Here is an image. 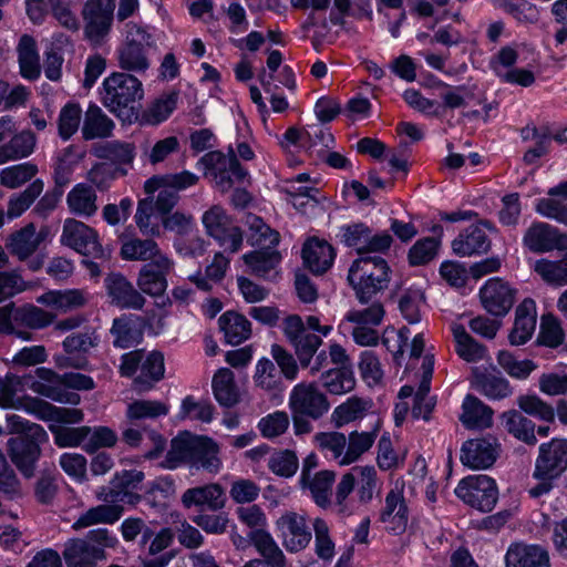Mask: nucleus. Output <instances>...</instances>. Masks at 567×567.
Segmentation results:
<instances>
[{"label": "nucleus", "instance_id": "f257e3e1", "mask_svg": "<svg viewBox=\"0 0 567 567\" xmlns=\"http://www.w3.org/2000/svg\"><path fill=\"white\" fill-rule=\"evenodd\" d=\"M218 452V446L212 439L183 432L172 440L161 465L166 470H175L183 464H189L209 473H217L221 465Z\"/></svg>", "mask_w": 567, "mask_h": 567}, {"label": "nucleus", "instance_id": "f03ea898", "mask_svg": "<svg viewBox=\"0 0 567 567\" xmlns=\"http://www.w3.org/2000/svg\"><path fill=\"white\" fill-rule=\"evenodd\" d=\"M102 104L123 122L138 118L140 102L144 96L142 82L133 74L113 72L102 82Z\"/></svg>", "mask_w": 567, "mask_h": 567}, {"label": "nucleus", "instance_id": "7ed1b4c3", "mask_svg": "<svg viewBox=\"0 0 567 567\" xmlns=\"http://www.w3.org/2000/svg\"><path fill=\"white\" fill-rule=\"evenodd\" d=\"M566 470L567 440L553 439L540 444L532 475L535 483L529 485L528 495L532 498H539L549 494Z\"/></svg>", "mask_w": 567, "mask_h": 567}, {"label": "nucleus", "instance_id": "20e7f679", "mask_svg": "<svg viewBox=\"0 0 567 567\" xmlns=\"http://www.w3.org/2000/svg\"><path fill=\"white\" fill-rule=\"evenodd\" d=\"M391 275V267L384 258L368 255L353 260L348 271V281L359 302L365 305L389 287Z\"/></svg>", "mask_w": 567, "mask_h": 567}, {"label": "nucleus", "instance_id": "39448f33", "mask_svg": "<svg viewBox=\"0 0 567 567\" xmlns=\"http://www.w3.org/2000/svg\"><path fill=\"white\" fill-rule=\"evenodd\" d=\"M152 28L128 23L125 41L116 49L117 65L130 74L142 75L151 66L147 49L155 47L156 40Z\"/></svg>", "mask_w": 567, "mask_h": 567}, {"label": "nucleus", "instance_id": "423d86ee", "mask_svg": "<svg viewBox=\"0 0 567 567\" xmlns=\"http://www.w3.org/2000/svg\"><path fill=\"white\" fill-rule=\"evenodd\" d=\"M49 441L43 426H33L29 435L10 437L7 442L8 455L19 472L27 478L34 475L41 457V445Z\"/></svg>", "mask_w": 567, "mask_h": 567}, {"label": "nucleus", "instance_id": "0eeeda50", "mask_svg": "<svg viewBox=\"0 0 567 567\" xmlns=\"http://www.w3.org/2000/svg\"><path fill=\"white\" fill-rule=\"evenodd\" d=\"M198 163L204 165L206 175L213 177L216 187L221 192H228L235 184H244L249 178L248 171L239 163L231 148L228 154L208 152Z\"/></svg>", "mask_w": 567, "mask_h": 567}, {"label": "nucleus", "instance_id": "6e6552de", "mask_svg": "<svg viewBox=\"0 0 567 567\" xmlns=\"http://www.w3.org/2000/svg\"><path fill=\"white\" fill-rule=\"evenodd\" d=\"M454 492L465 504L483 513L491 512L498 499L495 480L485 474L468 475L462 478Z\"/></svg>", "mask_w": 567, "mask_h": 567}, {"label": "nucleus", "instance_id": "1a4fd4ad", "mask_svg": "<svg viewBox=\"0 0 567 567\" xmlns=\"http://www.w3.org/2000/svg\"><path fill=\"white\" fill-rule=\"evenodd\" d=\"M114 0H87L82 9L85 39L93 47L102 45L112 29Z\"/></svg>", "mask_w": 567, "mask_h": 567}, {"label": "nucleus", "instance_id": "9d476101", "mask_svg": "<svg viewBox=\"0 0 567 567\" xmlns=\"http://www.w3.org/2000/svg\"><path fill=\"white\" fill-rule=\"evenodd\" d=\"M338 237L344 246L354 248L360 257L368 256L370 252H385L393 243L389 233L373 234L372 229L364 223L341 226Z\"/></svg>", "mask_w": 567, "mask_h": 567}, {"label": "nucleus", "instance_id": "9b49d317", "mask_svg": "<svg viewBox=\"0 0 567 567\" xmlns=\"http://www.w3.org/2000/svg\"><path fill=\"white\" fill-rule=\"evenodd\" d=\"M206 233L213 237L225 251L235 254L243 245V231L236 226L225 209L213 206L203 215Z\"/></svg>", "mask_w": 567, "mask_h": 567}, {"label": "nucleus", "instance_id": "f8f14e48", "mask_svg": "<svg viewBox=\"0 0 567 567\" xmlns=\"http://www.w3.org/2000/svg\"><path fill=\"white\" fill-rule=\"evenodd\" d=\"M282 332L292 347L300 367H308L322 344V338L307 331L302 318L289 315L282 321Z\"/></svg>", "mask_w": 567, "mask_h": 567}, {"label": "nucleus", "instance_id": "ddd939ff", "mask_svg": "<svg viewBox=\"0 0 567 567\" xmlns=\"http://www.w3.org/2000/svg\"><path fill=\"white\" fill-rule=\"evenodd\" d=\"M60 243L76 252L93 258H102L104 249L97 231L75 218H66L63 223Z\"/></svg>", "mask_w": 567, "mask_h": 567}, {"label": "nucleus", "instance_id": "4468645a", "mask_svg": "<svg viewBox=\"0 0 567 567\" xmlns=\"http://www.w3.org/2000/svg\"><path fill=\"white\" fill-rule=\"evenodd\" d=\"M289 405L293 414L318 420L330 408L329 401L315 383H299L293 386L289 396Z\"/></svg>", "mask_w": 567, "mask_h": 567}, {"label": "nucleus", "instance_id": "2eb2a0df", "mask_svg": "<svg viewBox=\"0 0 567 567\" xmlns=\"http://www.w3.org/2000/svg\"><path fill=\"white\" fill-rule=\"evenodd\" d=\"M501 453V444L494 436L467 440L461 447L462 464L472 470H486L494 465Z\"/></svg>", "mask_w": 567, "mask_h": 567}, {"label": "nucleus", "instance_id": "dca6fc26", "mask_svg": "<svg viewBox=\"0 0 567 567\" xmlns=\"http://www.w3.org/2000/svg\"><path fill=\"white\" fill-rule=\"evenodd\" d=\"M480 299L489 315L504 317L516 300V289L502 278H491L481 287Z\"/></svg>", "mask_w": 567, "mask_h": 567}, {"label": "nucleus", "instance_id": "f3484780", "mask_svg": "<svg viewBox=\"0 0 567 567\" xmlns=\"http://www.w3.org/2000/svg\"><path fill=\"white\" fill-rule=\"evenodd\" d=\"M278 536L289 553L303 550L312 538L306 517L296 512H286L276 522Z\"/></svg>", "mask_w": 567, "mask_h": 567}, {"label": "nucleus", "instance_id": "a211bd4d", "mask_svg": "<svg viewBox=\"0 0 567 567\" xmlns=\"http://www.w3.org/2000/svg\"><path fill=\"white\" fill-rule=\"evenodd\" d=\"M173 268L174 262L167 256L144 264L136 280L138 289L151 297L162 296L167 289V276Z\"/></svg>", "mask_w": 567, "mask_h": 567}, {"label": "nucleus", "instance_id": "6ab92c4d", "mask_svg": "<svg viewBox=\"0 0 567 567\" xmlns=\"http://www.w3.org/2000/svg\"><path fill=\"white\" fill-rule=\"evenodd\" d=\"M379 520L388 532L394 535L405 532L409 524V508L402 489L392 488L388 492Z\"/></svg>", "mask_w": 567, "mask_h": 567}, {"label": "nucleus", "instance_id": "aec40b11", "mask_svg": "<svg viewBox=\"0 0 567 567\" xmlns=\"http://www.w3.org/2000/svg\"><path fill=\"white\" fill-rule=\"evenodd\" d=\"M151 324L150 316L123 315L113 320L111 333L115 348L127 349L143 339L144 328Z\"/></svg>", "mask_w": 567, "mask_h": 567}, {"label": "nucleus", "instance_id": "412c9836", "mask_svg": "<svg viewBox=\"0 0 567 567\" xmlns=\"http://www.w3.org/2000/svg\"><path fill=\"white\" fill-rule=\"evenodd\" d=\"M105 287L112 303L118 308L140 310L146 302L142 293L121 274L109 275Z\"/></svg>", "mask_w": 567, "mask_h": 567}, {"label": "nucleus", "instance_id": "4be33fe9", "mask_svg": "<svg viewBox=\"0 0 567 567\" xmlns=\"http://www.w3.org/2000/svg\"><path fill=\"white\" fill-rule=\"evenodd\" d=\"M485 227H487V223L466 227L453 240V251L462 257L486 254L491 248V240Z\"/></svg>", "mask_w": 567, "mask_h": 567}, {"label": "nucleus", "instance_id": "5701e85b", "mask_svg": "<svg viewBox=\"0 0 567 567\" xmlns=\"http://www.w3.org/2000/svg\"><path fill=\"white\" fill-rule=\"evenodd\" d=\"M506 567H549V556L539 545L515 544L505 555Z\"/></svg>", "mask_w": 567, "mask_h": 567}, {"label": "nucleus", "instance_id": "b1692460", "mask_svg": "<svg viewBox=\"0 0 567 567\" xmlns=\"http://www.w3.org/2000/svg\"><path fill=\"white\" fill-rule=\"evenodd\" d=\"M182 504L186 508L198 506L218 511L225 506L224 489L215 483L188 488L182 495Z\"/></svg>", "mask_w": 567, "mask_h": 567}, {"label": "nucleus", "instance_id": "393cba45", "mask_svg": "<svg viewBox=\"0 0 567 567\" xmlns=\"http://www.w3.org/2000/svg\"><path fill=\"white\" fill-rule=\"evenodd\" d=\"M536 328V305L535 301L524 299L516 308L514 327L508 336L513 346L525 344L533 336Z\"/></svg>", "mask_w": 567, "mask_h": 567}, {"label": "nucleus", "instance_id": "a878e982", "mask_svg": "<svg viewBox=\"0 0 567 567\" xmlns=\"http://www.w3.org/2000/svg\"><path fill=\"white\" fill-rule=\"evenodd\" d=\"M89 293L83 289L49 290L37 298V302L61 312H68L84 307Z\"/></svg>", "mask_w": 567, "mask_h": 567}, {"label": "nucleus", "instance_id": "bb28decb", "mask_svg": "<svg viewBox=\"0 0 567 567\" xmlns=\"http://www.w3.org/2000/svg\"><path fill=\"white\" fill-rule=\"evenodd\" d=\"M69 212L81 218H90L97 213V195L95 189L86 184L79 183L66 195Z\"/></svg>", "mask_w": 567, "mask_h": 567}, {"label": "nucleus", "instance_id": "cd10ccee", "mask_svg": "<svg viewBox=\"0 0 567 567\" xmlns=\"http://www.w3.org/2000/svg\"><path fill=\"white\" fill-rule=\"evenodd\" d=\"M336 252L324 240H308L302 248V258L309 270L316 275L326 272L333 264Z\"/></svg>", "mask_w": 567, "mask_h": 567}, {"label": "nucleus", "instance_id": "c85d7f7f", "mask_svg": "<svg viewBox=\"0 0 567 567\" xmlns=\"http://www.w3.org/2000/svg\"><path fill=\"white\" fill-rule=\"evenodd\" d=\"M523 243L530 251L542 254L556 249L560 239L556 228L545 223H534L526 230Z\"/></svg>", "mask_w": 567, "mask_h": 567}, {"label": "nucleus", "instance_id": "c756f323", "mask_svg": "<svg viewBox=\"0 0 567 567\" xmlns=\"http://www.w3.org/2000/svg\"><path fill=\"white\" fill-rule=\"evenodd\" d=\"M165 372L164 355L159 351L142 353L141 371L134 379L138 391L150 390L154 383L163 379Z\"/></svg>", "mask_w": 567, "mask_h": 567}, {"label": "nucleus", "instance_id": "7c9ffc66", "mask_svg": "<svg viewBox=\"0 0 567 567\" xmlns=\"http://www.w3.org/2000/svg\"><path fill=\"white\" fill-rule=\"evenodd\" d=\"M43 239L44 236L37 233L35 226L28 224L11 234L7 243V248L13 256L18 257L19 260H25L37 251Z\"/></svg>", "mask_w": 567, "mask_h": 567}, {"label": "nucleus", "instance_id": "2f4dec72", "mask_svg": "<svg viewBox=\"0 0 567 567\" xmlns=\"http://www.w3.org/2000/svg\"><path fill=\"white\" fill-rule=\"evenodd\" d=\"M115 124L103 110L91 103L84 113L82 136L85 141L106 138L112 135Z\"/></svg>", "mask_w": 567, "mask_h": 567}, {"label": "nucleus", "instance_id": "473e14b6", "mask_svg": "<svg viewBox=\"0 0 567 567\" xmlns=\"http://www.w3.org/2000/svg\"><path fill=\"white\" fill-rule=\"evenodd\" d=\"M252 545L262 557L264 567H286L287 559L274 537L265 529L249 533Z\"/></svg>", "mask_w": 567, "mask_h": 567}, {"label": "nucleus", "instance_id": "72a5a7b5", "mask_svg": "<svg viewBox=\"0 0 567 567\" xmlns=\"http://www.w3.org/2000/svg\"><path fill=\"white\" fill-rule=\"evenodd\" d=\"M252 379L256 388L271 396H277L285 390L284 377L270 359L262 358L257 362Z\"/></svg>", "mask_w": 567, "mask_h": 567}, {"label": "nucleus", "instance_id": "f704fd0d", "mask_svg": "<svg viewBox=\"0 0 567 567\" xmlns=\"http://www.w3.org/2000/svg\"><path fill=\"white\" fill-rule=\"evenodd\" d=\"M219 330L228 344L238 346L249 339L251 334V324L249 320L236 312L226 311L218 319Z\"/></svg>", "mask_w": 567, "mask_h": 567}, {"label": "nucleus", "instance_id": "c9c22d12", "mask_svg": "<svg viewBox=\"0 0 567 567\" xmlns=\"http://www.w3.org/2000/svg\"><path fill=\"white\" fill-rule=\"evenodd\" d=\"M493 410L472 394L462 404L461 422L467 429H486L492 425Z\"/></svg>", "mask_w": 567, "mask_h": 567}, {"label": "nucleus", "instance_id": "e433bc0d", "mask_svg": "<svg viewBox=\"0 0 567 567\" xmlns=\"http://www.w3.org/2000/svg\"><path fill=\"white\" fill-rule=\"evenodd\" d=\"M123 514V506L120 504H101L89 508L81 514L73 523L72 528L75 530L86 528L99 524H114Z\"/></svg>", "mask_w": 567, "mask_h": 567}, {"label": "nucleus", "instance_id": "4c0bfd02", "mask_svg": "<svg viewBox=\"0 0 567 567\" xmlns=\"http://www.w3.org/2000/svg\"><path fill=\"white\" fill-rule=\"evenodd\" d=\"M17 52L22 76L28 80L38 79L41 68L35 40L29 34H23L19 40Z\"/></svg>", "mask_w": 567, "mask_h": 567}, {"label": "nucleus", "instance_id": "58836bf2", "mask_svg": "<svg viewBox=\"0 0 567 567\" xmlns=\"http://www.w3.org/2000/svg\"><path fill=\"white\" fill-rule=\"evenodd\" d=\"M35 135L29 131H22L13 135L10 141L0 146V164L28 157L34 152Z\"/></svg>", "mask_w": 567, "mask_h": 567}, {"label": "nucleus", "instance_id": "ea45409f", "mask_svg": "<svg viewBox=\"0 0 567 567\" xmlns=\"http://www.w3.org/2000/svg\"><path fill=\"white\" fill-rule=\"evenodd\" d=\"M457 355L466 362H478L486 357V348L473 339L460 323L451 326Z\"/></svg>", "mask_w": 567, "mask_h": 567}, {"label": "nucleus", "instance_id": "a19ab883", "mask_svg": "<svg viewBox=\"0 0 567 567\" xmlns=\"http://www.w3.org/2000/svg\"><path fill=\"white\" fill-rule=\"evenodd\" d=\"M505 430L515 439L528 444L535 445V424L516 410H509L501 415Z\"/></svg>", "mask_w": 567, "mask_h": 567}, {"label": "nucleus", "instance_id": "79ce46f5", "mask_svg": "<svg viewBox=\"0 0 567 567\" xmlns=\"http://www.w3.org/2000/svg\"><path fill=\"white\" fill-rule=\"evenodd\" d=\"M243 260L254 275L269 279L272 278V272L279 265L281 256L275 249H259L245 254Z\"/></svg>", "mask_w": 567, "mask_h": 567}, {"label": "nucleus", "instance_id": "37998d69", "mask_svg": "<svg viewBox=\"0 0 567 567\" xmlns=\"http://www.w3.org/2000/svg\"><path fill=\"white\" fill-rule=\"evenodd\" d=\"M334 478V472L326 470L316 473L309 480L301 481L300 484L310 491L312 499L319 507L328 508L331 505L330 496Z\"/></svg>", "mask_w": 567, "mask_h": 567}, {"label": "nucleus", "instance_id": "c03bdc74", "mask_svg": "<svg viewBox=\"0 0 567 567\" xmlns=\"http://www.w3.org/2000/svg\"><path fill=\"white\" fill-rule=\"evenodd\" d=\"M212 386L214 396L220 405L230 408L239 401L234 372L230 369H219L213 378Z\"/></svg>", "mask_w": 567, "mask_h": 567}, {"label": "nucleus", "instance_id": "a18cd8bd", "mask_svg": "<svg viewBox=\"0 0 567 567\" xmlns=\"http://www.w3.org/2000/svg\"><path fill=\"white\" fill-rule=\"evenodd\" d=\"M152 238H133L123 243L121 247L122 258L125 260L153 261L157 260L159 256H166Z\"/></svg>", "mask_w": 567, "mask_h": 567}, {"label": "nucleus", "instance_id": "49530a36", "mask_svg": "<svg viewBox=\"0 0 567 567\" xmlns=\"http://www.w3.org/2000/svg\"><path fill=\"white\" fill-rule=\"evenodd\" d=\"M315 442L326 458L333 460L339 465H349L344 462L347 436L343 433L321 432L316 434Z\"/></svg>", "mask_w": 567, "mask_h": 567}, {"label": "nucleus", "instance_id": "de8ad7c7", "mask_svg": "<svg viewBox=\"0 0 567 567\" xmlns=\"http://www.w3.org/2000/svg\"><path fill=\"white\" fill-rule=\"evenodd\" d=\"M321 385L334 395L351 392L355 386V378L352 369L332 368L321 373Z\"/></svg>", "mask_w": 567, "mask_h": 567}, {"label": "nucleus", "instance_id": "09e8293b", "mask_svg": "<svg viewBox=\"0 0 567 567\" xmlns=\"http://www.w3.org/2000/svg\"><path fill=\"white\" fill-rule=\"evenodd\" d=\"M198 181V175L189 171H182L179 173L154 176L145 182L144 188L147 194H153L155 192L153 185L156 184V186H165L174 189L178 194L181 190L195 186Z\"/></svg>", "mask_w": 567, "mask_h": 567}, {"label": "nucleus", "instance_id": "8fccbe9b", "mask_svg": "<svg viewBox=\"0 0 567 567\" xmlns=\"http://www.w3.org/2000/svg\"><path fill=\"white\" fill-rule=\"evenodd\" d=\"M156 213L152 197L138 200L134 219L142 235L147 237L161 236L162 230Z\"/></svg>", "mask_w": 567, "mask_h": 567}, {"label": "nucleus", "instance_id": "3c124183", "mask_svg": "<svg viewBox=\"0 0 567 567\" xmlns=\"http://www.w3.org/2000/svg\"><path fill=\"white\" fill-rule=\"evenodd\" d=\"M355 475L350 471L346 473L337 485L334 499L331 501L333 511L342 517L350 516L355 511V502L350 498L354 489Z\"/></svg>", "mask_w": 567, "mask_h": 567}, {"label": "nucleus", "instance_id": "603ef678", "mask_svg": "<svg viewBox=\"0 0 567 567\" xmlns=\"http://www.w3.org/2000/svg\"><path fill=\"white\" fill-rule=\"evenodd\" d=\"M384 315L385 310L383 305L380 301H373L364 308L349 310L339 324V329L347 330L348 323L380 326Z\"/></svg>", "mask_w": 567, "mask_h": 567}, {"label": "nucleus", "instance_id": "864d4df0", "mask_svg": "<svg viewBox=\"0 0 567 567\" xmlns=\"http://www.w3.org/2000/svg\"><path fill=\"white\" fill-rule=\"evenodd\" d=\"M38 375L48 382H58L64 388L78 391H89L95 388L94 380L90 375L79 372H66L59 375L52 370L40 368L38 369Z\"/></svg>", "mask_w": 567, "mask_h": 567}, {"label": "nucleus", "instance_id": "5fc2aeb1", "mask_svg": "<svg viewBox=\"0 0 567 567\" xmlns=\"http://www.w3.org/2000/svg\"><path fill=\"white\" fill-rule=\"evenodd\" d=\"M49 430L53 435L54 444L60 449L83 446L89 437L91 426L69 427L59 424H50Z\"/></svg>", "mask_w": 567, "mask_h": 567}, {"label": "nucleus", "instance_id": "6e6d98bb", "mask_svg": "<svg viewBox=\"0 0 567 567\" xmlns=\"http://www.w3.org/2000/svg\"><path fill=\"white\" fill-rule=\"evenodd\" d=\"M63 558L68 567H97L99 559L82 538H71L64 544Z\"/></svg>", "mask_w": 567, "mask_h": 567}, {"label": "nucleus", "instance_id": "4d7b16f0", "mask_svg": "<svg viewBox=\"0 0 567 567\" xmlns=\"http://www.w3.org/2000/svg\"><path fill=\"white\" fill-rule=\"evenodd\" d=\"M371 405L372 403L369 400L351 396L334 409L332 420L337 426H342L358 419H362Z\"/></svg>", "mask_w": 567, "mask_h": 567}, {"label": "nucleus", "instance_id": "13d9d810", "mask_svg": "<svg viewBox=\"0 0 567 567\" xmlns=\"http://www.w3.org/2000/svg\"><path fill=\"white\" fill-rule=\"evenodd\" d=\"M82 542L89 547L91 554L99 561L106 559V549H114L118 545L116 535L107 528H96L90 530Z\"/></svg>", "mask_w": 567, "mask_h": 567}, {"label": "nucleus", "instance_id": "bf43d9fd", "mask_svg": "<svg viewBox=\"0 0 567 567\" xmlns=\"http://www.w3.org/2000/svg\"><path fill=\"white\" fill-rule=\"evenodd\" d=\"M100 338L94 329L87 328L83 331L73 332L66 336L62 342L66 354H79L85 357L93 348L97 347Z\"/></svg>", "mask_w": 567, "mask_h": 567}, {"label": "nucleus", "instance_id": "052dcab7", "mask_svg": "<svg viewBox=\"0 0 567 567\" xmlns=\"http://www.w3.org/2000/svg\"><path fill=\"white\" fill-rule=\"evenodd\" d=\"M44 184L41 179H34L23 192L10 197L7 215L10 219L20 217L41 195Z\"/></svg>", "mask_w": 567, "mask_h": 567}, {"label": "nucleus", "instance_id": "680f3d73", "mask_svg": "<svg viewBox=\"0 0 567 567\" xmlns=\"http://www.w3.org/2000/svg\"><path fill=\"white\" fill-rule=\"evenodd\" d=\"M178 92H169L156 99L144 112L147 124L157 125L166 121L177 106Z\"/></svg>", "mask_w": 567, "mask_h": 567}, {"label": "nucleus", "instance_id": "e2e57ef3", "mask_svg": "<svg viewBox=\"0 0 567 567\" xmlns=\"http://www.w3.org/2000/svg\"><path fill=\"white\" fill-rule=\"evenodd\" d=\"M169 405L156 400H135L127 405L126 417L131 421L157 419L167 415Z\"/></svg>", "mask_w": 567, "mask_h": 567}, {"label": "nucleus", "instance_id": "0e129e2a", "mask_svg": "<svg viewBox=\"0 0 567 567\" xmlns=\"http://www.w3.org/2000/svg\"><path fill=\"white\" fill-rule=\"evenodd\" d=\"M250 230L249 243L251 246H259L261 249H274L279 244V234L271 229L258 216L248 218Z\"/></svg>", "mask_w": 567, "mask_h": 567}, {"label": "nucleus", "instance_id": "69168bd1", "mask_svg": "<svg viewBox=\"0 0 567 567\" xmlns=\"http://www.w3.org/2000/svg\"><path fill=\"white\" fill-rule=\"evenodd\" d=\"M178 417L209 423L214 417V406L207 400L196 401L193 395H187L182 401Z\"/></svg>", "mask_w": 567, "mask_h": 567}, {"label": "nucleus", "instance_id": "338daca9", "mask_svg": "<svg viewBox=\"0 0 567 567\" xmlns=\"http://www.w3.org/2000/svg\"><path fill=\"white\" fill-rule=\"evenodd\" d=\"M534 270L549 285H567V259L548 260L543 258L535 262Z\"/></svg>", "mask_w": 567, "mask_h": 567}, {"label": "nucleus", "instance_id": "774afa93", "mask_svg": "<svg viewBox=\"0 0 567 567\" xmlns=\"http://www.w3.org/2000/svg\"><path fill=\"white\" fill-rule=\"evenodd\" d=\"M38 173V166L31 162L12 165L0 172V183L11 189L31 181Z\"/></svg>", "mask_w": 567, "mask_h": 567}]
</instances>
